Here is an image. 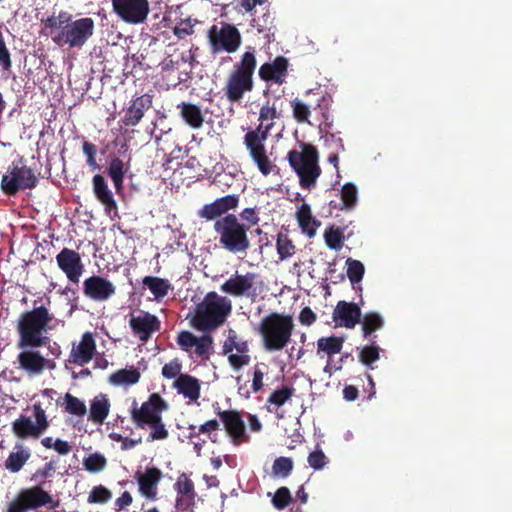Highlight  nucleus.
I'll return each instance as SVG.
<instances>
[{"label": "nucleus", "instance_id": "obj_2", "mask_svg": "<svg viewBox=\"0 0 512 512\" xmlns=\"http://www.w3.org/2000/svg\"><path fill=\"white\" fill-rule=\"evenodd\" d=\"M46 29L57 30L52 40L57 45H68L70 48H81L94 34L95 22L90 17L73 20L68 11H60L43 20Z\"/></svg>", "mask_w": 512, "mask_h": 512}, {"label": "nucleus", "instance_id": "obj_12", "mask_svg": "<svg viewBox=\"0 0 512 512\" xmlns=\"http://www.w3.org/2000/svg\"><path fill=\"white\" fill-rule=\"evenodd\" d=\"M111 5L115 15L131 25L146 22L150 12L148 0H111Z\"/></svg>", "mask_w": 512, "mask_h": 512}, {"label": "nucleus", "instance_id": "obj_14", "mask_svg": "<svg viewBox=\"0 0 512 512\" xmlns=\"http://www.w3.org/2000/svg\"><path fill=\"white\" fill-rule=\"evenodd\" d=\"M20 349L17 355L18 368L28 376L41 375L46 369L55 367L53 360L44 357L38 350L39 347H17Z\"/></svg>", "mask_w": 512, "mask_h": 512}, {"label": "nucleus", "instance_id": "obj_1", "mask_svg": "<svg viewBox=\"0 0 512 512\" xmlns=\"http://www.w3.org/2000/svg\"><path fill=\"white\" fill-rule=\"evenodd\" d=\"M239 202L238 194H228L203 205L198 211L201 219L214 221L215 239L224 250L232 254L246 253L251 247L249 230L236 214L230 213L238 208Z\"/></svg>", "mask_w": 512, "mask_h": 512}, {"label": "nucleus", "instance_id": "obj_54", "mask_svg": "<svg viewBox=\"0 0 512 512\" xmlns=\"http://www.w3.org/2000/svg\"><path fill=\"white\" fill-rule=\"evenodd\" d=\"M33 416L35 418V425L39 428L42 434L48 429L49 421L45 410L42 408L41 403L37 402L33 404Z\"/></svg>", "mask_w": 512, "mask_h": 512}, {"label": "nucleus", "instance_id": "obj_60", "mask_svg": "<svg viewBox=\"0 0 512 512\" xmlns=\"http://www.w3.org/2000/svg\"><path fill=\"white\" fill-rule=\"evenodd\" d=\"M0 66L3 70H10L12 66L10 52L4 41L2 32L0 31Z\"/></svg>", "mask_w": 512, "mask_h": 512}, {"label": "nucleus", "instance_id": "obj_24", "mask_svg": "<svg viewBox=\"0 0 512 512\" xmlns=\"http://www.w3.org/2000/svg\"><path fill=\"white\" fill-rule=\"evenodd\" d=\"M96 353V342L91 332H85L78 344H73L69 362L78 366L89 363Z\"/></svg>", "mask_w": 512, "mask_h": 512}, {"label": "nucleus", "instance_id": "obj_18", "mask_svg": "<svg viewBox=\"0 0 512 512\" xmlns=\"http://www.w3.org/2000/svg\"><path fill=\"white\" fill-rule=\"evenodd\" d=\"M84 295L96 302H105L116 293V286L108 279L93 275L83 281Z\"/></svg>", "mask_w": 512, "mask_h": 512}, {"label": "nucleus", "instance_id": "obj_49", "mask_svg": "<svg viewBox=\"0 0 512 512\" xmlns=\"http://www.w3.org/2000/svg\"><path fill=\"white\" fill-rule=\"evenodd\" d=\"M83 464L89 472L97 473L106 467L107 460L102 454L94 453L85 458Z\"/></svg>", "mask_w": 512, "mask_h": 512}, {"label": "nucleus", "instance_id": "obj_56", "mask_svg": "<svg viewBox=\"0 0 512 512\" xmlns=\"http://www.w3.org/2000/svg\"><path fill=\"white\" fill-rule=\"evenodd\" d=\"M82 151H83V153L87 157V159H86L87 165L92 170L99 169V165L97 164V161H96V154H97V147H96V145L85 140L83 142Z\"/></svg>", "mask_w": 512, "mask_h": 512}, {"label": "nucleus", "instance_id": "obj_4", "mask_svg": "<svg viewBox=\"0 0 512 512\" xmlns=\"http://www.w3.org/2000/svg\"><path fill=\"white\" fill-rule=\"evenodd\" d=\"M36 303L34 301L33 308L18 317L17 347H45L50 343L47 332L51 329L50 323L54 320V315L45 305L36 306Z\"/></svg>", "mask_w": 512, "mask_h": 512}, {"label": "nucleus", "instance_id": "obj_5", "mask_svg": "<svg viewBox=\"0 0 512 512\" xmlns=\"http://www.w3.org/2000/svg\"><path fill=\"white\" fill-rule=\"evenodd\" d=\"M256 67V55L250 48L241 55L227 75L223 91L229 102L239 103L246 93L253 90Z\"/></svg>", "mask_w": 512, "mask_h": 512}, {"label": "nucleus", "instance_id": "obj_38", "mask_svg": "<svg viewBox=\"0 0 512 512\" xmlns=\"http://www.w3.org/2000/svg\"><path fill=\"white\" fill-rule=\"evenodd\" d=\"M107 173L111 178L116 191L120 192L123 189V182L126 173L124 162L118 157L112 158L109 163Z\"/></svg>", "mask_w": 512, "mask_h": 512}, {"label": "nucleus", "instance_id": "obj_40", "mask_svg": "<svg viewBox=\"0 0 512 512\" xmlns=\"http://www.w3.org/2000/svg\"><path fill=\"white\" fill-rule=\"evenodd\" d=\"M140 372L135 369H120L110 376V382L114 385H133L140 379Z\"/></svg>", "mask_w": 512, "mask_h": 512}, {"label": "nucleus", "instance_id": "obj_9", "mask_svg": "<svg viewBox=\"0 0 512 512\" xmlns=\"http://www.w3.org/2000/svg\"><path fill=\"white\" fill-rule=\"evenodd\" d=\"M41 507L55 510L59 507V501L43 489L41 485L23 489L9 505L8 512H27Z\"/></svg>", "mask_w": 512, "mask_h": 512}, {"label": "nucleus", "instance_id": "obj_37", "mask_svg": "<svg viewBox=\"0 0 512 512\" xmlns=\"http://www.w3.org/2000/svg\"><path fill=\"white\" fill-rule=\"evenodd\" d=\"M370 342L369 345L358 348V359L363 365L373 369V364L380 358L381 348L373 339H370Z\"/></svg>", "mask_w": 512, "mask_h": 512}, {"label": "nucleus", "instance_id": "obj_58", "mask_svg": "<svg viewBox=\"0 0 512 512\" xmlns=\"http://www.w3.org/2000/svg\"><path fill=\"white\" fill-rule=\"evenodd\" d=\"M220 428V424L219 422L216 420V419H212V420H208L207 422H205L204 424H202L198 431H196V426L194 425H190L189 426V430H190V435L189 437H195V436H198L199 434H209L213 431H217L219 430Z\"/></svg>", "mask_w": 512, "mask_h": 512}, {"label": "nucleus", "instance_id": "obj_20", "mask_svg": "<svg viewBox=\"0 0 512 512\" xmlns=\"http://www.w3.org/2000/svg\"><path fill=\"white\" fill-rule=\"evenodd\" d=\"M361 317L362 313L358 304L344 300L337 302L332 313V319L335 326L347 329L355 328V326L360 322Z\"/></svg>", "mask_w": 512, "mask_h": 512}, {"label": "nucleus", "instance_id": "obj_23", "mask_svg": "<svg viewBox=\"0 0 512 512\" xmlns=\"http://www.w3.org/2000/svg\"><path fill=\"white\" fill-rule=\"evenodd\" d=\"M288 59L277 56L272 62L263 63L258 71L259 77L265 82H273L282 85L288 74Z\"/></svg>", "mask_w": 512, "mask_h": 512}, {"label": "nucleus", "instance_id": "obj_64", "mask_svg": "<svg viewBox=\"0 0 512 512\" xmlns=\"http://www.w3.org/2000/svg\"><path fill=\"white\" fill-rule=\"evenodd\" d=\"M237 338L238 336L236 332L234 330H229L228 337L223 344V353L225 355L229 356L230 354H234L233 350L235 349Z\"/></svg>", "mask_w": 512, "mask_h": 512}, {"label": "nucleus", "instance_id": "obj_8", "mask_svg": "<svg viewBox=\"0 0 512 512\" xmlns=\"http://www.w3.org/2000/svg\"><path fill=\"white\" fill-rule=\"evenodd\" d=\"M301 148V151H289L287 159L299 178L301 188L311 190L321 175V168L318 164L319 153L317 148L310 143H302Z\"/></svg>", "mask_w": 512, "mask_h": 512}, {"label": "nucleus", "instance_id": "obj_42", "mask_svg": "<svg viewBox=\"0 0 512 512\" xmlns=\"http://www.w3.org/2000/svg\"><path fill=\"white\" fill-rule=\"evenodd\" d=\"M65 411L68 414L83 417L87 413L86 405L79 398L70 393H66L64 397Z\"/></svg>", "mask_w": 512, "mask_h": 512}, {"label": "nucleus", "instance_id": "obj_21", "mask_svg": "<svg viewBox=\"0 0 512 512\" xmlns=\"http://www.w3.org/2000/svg\"><path fill=\"white\" fill-rule=\"evenodd\" d=\"M58 267L65 273L66 277L73 283H78L83 273L84 266L80 254L75 250L63 248L56 256Z\"/></svg>", "mask_w": 512, "mask_h": 512}, {"label": "nucleus", "instance_id": "obj_63", "mask_svg": "<svg viewBox=\"0 0 512 512\" xmlns=\"http://www.w3.org/2000/svg\"><path fill=\"white\" fill-rule=\"evenodd\" d=\"M56 469V463L54 461H50L48 463H46L42 468H39L38 470H36V472L33 474V479H38V478H47V477H50L52 475V473L55 471Z\"/></svg>", "mask_w": 512, "mask_h": 512}, {"label": "nucleus", "instance_id": "obj_52", "mask_svg": "<svg viewBox=\"0 0 512 512\" xmlns=\"http://www.w3.org/2000/svg\"><path fill=\"white\" fill-rule=\"evenodd\" d=\"M292 500L293 499L290 490L283 486L276 490L272 498V504L276 509L282 510L287 507L292 502Z\"/></svg>", "mask_w": 512, "mask_h": 512}, {"label": "nucleus", "instance_id": "obj_31", "mask_svg": "<svg viewBox=\"0 0 512 512\" xmlns=\"http://www.w3.org/2000/svg\"><path fill=\"white\" fill-rule=\"evenodd\" d=\"M12 431L14 435L19 439H37L42 435V432L39 430V428L35 425L31 418L26 415H20L19 418L13 421Z\"/></svg>", "mask_w": 512, "mask_h": 512}, {"label": "nucleus", "instance_id": "obj_51", "mask_svg": "<svg viewBox=\"0 0 512 512\" xmlns=\"http://www.w3.org/2000/svg\"><path fill=\"white\" fill-rule=\"evenodd\" d=\"M212 344L213 338L209 334L197 337V343L194 345L195 354L202 359H208L210 350L212 349Z\"/></svg>", "mask_w": 512, "mask_h": 512}, {"label": "nucleus", "instance_id": "obj_30", "mask_svg": "<svg viewBox=\"0 0 512 512\" xmlns=\"http://www.w3.org/2000/svg\"><path fill=\"white\" fill-rule=\"evenodd\" d=\"M296 219L299 227L306 236L312 238L316 235L317 228L320 226V221L312 216L311 208L308 204L303 203L296 212Z\"/></svg>", "mask_w": 512, "mask_h": 512}, {"label": "nucleus", "instance_id": "obj_6", "mask_svg": "<svg viewBox=\"0 0 512 512\" xmlns=\"http://www.w3.org/2000/svg\"><path fill=\"white\" fill-rule=\"evenodd\" d=\"M293 330L294 322L292 316L277 312L263 317L258 328L263 346L268 352L284 349L291 341Z\"/></svg>", "mask_w": 512, "mask_h": 512}, {"label": "nucleus", "instance_id": "obj_41", "mask_svg": "<svg viewBox=\"0 0 512 512\" xmlns=\"http://www.w3.org/2000/svg\"><path fill=\"white\" fill-rule=\"evenodd\" d=\"M324 241L328 248L339 251L344 244V231L343 228L329 226L324 232Z\"/></svg>", "mask_w": 512, "mask_h": 512}, {"label": "nucleus", "instance_id": "obj_22", "mask_svg": "<svg viewBox=\"0 0 512 512\" xmlns=\"http://www.w3.org/2000/svg\"><path fill=\"white\" fill-rule=\"evenodd\" d=\"M153 104V96L143 94L134 98L131 104L124 110V115L120 123L125 127H134L143 119L145 112L148 111Z\"/></svg>", "mask_w": 512, "mask_h": 512}, {"label": "nucleus", "instance_id": "obj_46", "mask_svg": "<svg viewBox=\"0 0 512 512\" xmlns=\"http://www.w3.org/2000/svg\"><path fill=\"white\" fill-rule=\"evenodd\" d=\"M291 107L293 117L298 123L309 122L311 110L307 104H305L303 101L299 99H294L291 102Z\"/></svg>", "mask_w": 512, "mask_h": 512}, {"label": "nucleus", "instance_id": "obj_35", "mask_svg": "<svg viewBox=\"0 0 512 512\" xmlns=\"http://www.w3.org/2000/svg\"><path fill=\"white\" fill-rule=\"evenodd\" d=\"M142 284L150 290L157 301L166 297L172 288L169 280L155 276H145Z\"/></svg>", "mask_w": 512, "mask_h": 512}, {"label": "nucleus", "instance_id": "obj_10", "mask_svg": "<svg viewBox=\"0 0 512 512\" xmlns=\"http://www.w3.org/2000/svg\"><path fill=\"white\" fill-rule=\"evenodd\" d=\"M208 41L213 54L220 52L235 53L242 44L240 31L232 24L222 22L212 25L208 30Z\"/></svg>", "mask_w": 512, "mask_h": 512}, {"label": "nucleus", "instance_id": "obj_16", "mask_svg": "<svg viewBox=\"0 0 512 512\" xmlns=\"http://www.w3.org/2000/svg\"><path fill=\"white\" fill-rule=\"evenodd\" d=\"M216 414L235 446L250 441V436L246 433L245 423L237 410H221L218 407Z\"/></svg>", "mask_w": 512, "mask_h": 512}, {"label": "nucleus", "instance_id": "obj_29", "mask_svg": "<svg viewBox=\"0 0 512 512\" xmlns=\"http://www.w3.org/2000/svg\"><path fill=\"white\" fill-rule=\"evenodd\" d=\"M31 457V451L22 443H16L13 451L9 453L5 460V469L11 473L19 472Z\"/></svg>", "mask_w": 512, "mask_h": 512}, {"label": "nucleus", "instance_id": "obj_32", "mask_svg": "<svg viewBox=\"0 0 512 512\" xmlns=\"http://www.w3.org/2000/svg\"><path fill=\"white\" fill-rule=\"evenodd\" d=\"M110 401L106 394H98L90 403L89 420L95 424H103L110 412Z\"/></svg>", "mask_w": 512, "mask_h": 512}, {"label": "nucleus", "instance_id": "obj_57", "mask_svg": "<svg viewBox=\"0 0 512 512\" xmlns=\"http://www.w3.org/2000/svg\"><path fill=\"white\" fill-rule=\"evenodd\" d=\"M182 364L178 358H174L162 367L161 374L166 379H173L181 374Z\"/></svg>", "mask_w": 512, "mask_h": 512}, {"label": "nucleus", "instance_id": "obj_55", "mask_svg": "<svg viewBox=\"0 0 512 512\" xmlns=\"http://www.w3.org/2000/svg\"><path fill=\"white\" fill-rule=\"evenodd\" d=\"M332 98L331 96H322V98L318 102V107L321 110L323 122L322 124L325 126L326 129H331L333 124V118L329 114V109L331 106Z\"/></svg>", "mask_w": 512, "mask_h": 512}, {"label": "nucleus", "instance_id": "obj_47", "mask_svg": "<svg viewBox=\"0 0 512 512\" xmlns=\"http://www.w3.org/2000/svg\"><path fill=\"white\" fill-rule=\"evenodd\" d=\"M295 389L289 386H282V388L275 390L267 399V402L277 407H281L289 400L294 394Z\"/></svg>", "mask_w": 512, "mask_h": 512}, {"label": "nucleus", "instance_id": "obj_26", "mask_svg": "<svg viewBox=\"0 0 512 512\" xmlns=\"http://www.w3.org/2000/svg\"><path fill=\"white\" fill-rule=\"evenodd\" d=\"M178 497L176 498V507L182 509L185 505L188 506L194 502L196 496L193 481L185 474L182 473L174 484Z\"/></svg>", "mask_w": 512, "mask_h": 512}, {"label": "nucleus", "instance_id": "obj_34", "mask_svg": "<svg viewBox=\"0 0 512 512\" xmlns=\"http://www.w3.org/2000/svg\"><path fill=\"white\" fill-rule=\"evenodd\" d=\"M237 353L228 356V362L233 370L238 371L250 363L249 345L246 340L237 338L235 344Z\"/></svg>", "mask_w": 512, "mask_h": 512}, {"label": "nucleus", "instance_id": "obj_25", "mask_svg": "<svg viewBox=\"0 0 512 512\" xmlns=\"http://www.w3.org/2000/svg\"><path fill=\"white\" fill-rule=\"evenodd\" d=\"M93 192L96 199L104 206L105 213L117 216L118 206L112 191L109 189L105 178L96 174L92 178Z\"/></svg>", "mask_w": 512, "mask_h": 512}, {"label": "nucleus", "instance_id": "obj_36", "mask_svg": "<svg viewBox=\"0 0 512 512\" xmlns=\"http://www.w3.org/2000/svg\"><path fill=\"white\" fill-rule=\"evenodd\" d=\"M359 323L361 324L363 337L368 339L375 331L380 330L384 326V319L377 312L370 311L361 317Z\"/></svg>", "mask_w": 512, "mask_h": 512}, {"label": "nucleus", "instance_id": "obj_33", "mask_svg": "<svg viewBox=\"0 0 512 512\" xmlns=\"http://www.w3.org/2000/svg\"><path fill=\"white\" fill-rule=\"evenodd\" d=\"M344 344V339L335 335L328 337H320L317 340V356L319 358L332 357L341 352Z\"/></svg>", "mask_w": 512, "mask_h": 512}, {"label": "nucleus", "instance_id": "obj_27", "mask_svg": "<svg viewBox=\"0 0 512 512\" xmlns=\"http://www.w3.org/2000/svg\"><path fill=\"white\" fill-rule=\"evenodd\" d=\"M173 387L191 401H197L200 397V381L189 374H180L174 381Z\"/></svg>", "mask_w": 512, "mask_h": 512}, {"label": "nucleus", "instance_id": "obj_7", "mask_svg": "<svg viewBox=\"0 0 512 512\" xmlns=\"http://www.w3.org/2000/svg\"><path fill=\"white\" fill-rule=\"evenodd\" d=\"M231 301L217 292H208L195 308L194 326L202 331L214 330L221 326L231 313Z\"/></svg>", "mask_w": 512, "mask_h": 512}, {"label": "nucleus", "instance_id": "obj_62", "mask_svg": "<svg viewBox=\"0 0 512 512\" xmlns=\"http://www.w3.org/2000/svg\"><path fill=\"white\" fill-rule=\"evenodd\" d=\"M298 319L302 325L310 326L315 323L317 317L310 307H304L300 311Z\"/></svg>", "mask_w": 512, "mask_h": 512}, {"label": "nucleus", "instance_id": "obj_44", "mask_svg": "<svg viewBox=\"0 0 512 512\" xmlns=\"http://www.w3.org/2000/svg\"><path fill=\"white\" fill-rule=\"evenodd\" d=\"M358 197V191L353 183H346L340 190V198L343 203V207L346 209H352L356 205Z\"/></svg>", "mask_w": 512, "mask_h": 512}, {"label": "nucleus", "instance_id": "obj_3", "mask_svg": "<svg viewBox=\"0 0 512 512\" xmlns=\"http://www.w3.org/2000/svg\"><path fill=\"white\" fill-rule=\"evenodd\" d=\"M278 117L279 113L275 105H270L269 102H267L259 111L260 124L256 129L249 130L244 135L243 139V143L250 157L264 176L269 175L275 167L267 155L264 142L268 139L269 133L274 127L273 120Z\"/></svg>", "mask_w": 512, "mask_h": 512}, {"label": "nucleus", "instance_id": "obj_53", "mask_svg": "<svg viewBox=\"0 0 512 512\" xmlns=\"http://www.w3.org/2000/svg\"><path fill=\"white\" fill-rule=\"evenodd\" d=\"M238 218L240 221L244 222V226L250 231V229L258 225L260 221L259 212L256 207H248L241 211Z\"/></svg>", "mask_w": 512, "mask_h": 512}, {"label": "nucleus", "instance_id": "obj_13", "mask_svg": "<svg viewBox=\"0 0 512 512\" xmlns=\"http://www.w3.org/2000/svg\"><path fill=\"white\" fill-rule=\"evenodd\" d=\"M8 172L1 179V189L6 195L15 196L20 190L34 188L37 184L33 170L26 165L9 167Z\"/></svg>", "mask_w": 512, "mask_h": 512}, {"label": "nucleus", "instance_id": "obj_28", "mask_svg": "<svg viewBox=\"0 0 512 512\" xmlns=\"http://www.w3.org/2000/svg\"><path fill=\"white\" fill-rule=\"evenodd\" d=\"M179 114L186 125L192 129H200L204 124V114L201 108L191 102H181L177 105Z\"/></svg>", "mask_w": 512, "mask_h": 512}, {"label": "nucleus", "instance_id": "obj_15", "mask_svg": "<svg viewBox=\"0 0 512 512\" xmlns=\"http://www.w3.org/2000/svg\"><path fill=\"white\" fill-rule=\"evenodd\" d=\"M258 274L247 272L235 274L228 278L220 287L221 291L236 298L247 297L254 299L258 293L255 287Z\"/></svg>", "mask_w": 512, "mask_h": 512}, {"label": "nucleus", "instance_id": "obj_50", "mask_svg": "<svg viewBox=\"0 0 512 512\" xmlns=\"http://www.w3.org/2000/svg\"><path fill=\"white\" fill-rule=\"evenodd\" d=\"M112 498V493L106 487L99 485L93 487L88 496V503L104 504Z\"/></svg>", "mask_w": 512, "mask_h": 512}, {"label": "nucleus", "instance_id": "obj_45", "mask_svg": "<svg viewBox=\"0 0 512 512\" xmlns=\"http://www.w3.org/2000/svg\"><path fill=\"white\" fill-rule=\"evenodd\" d=\"M293 470V461L289 457H278L274 460L272 465V472L274 476L286 478Z\"/></svg>", "mask_w": 512, "mask_h": 512}, {"label": "nucleus", "instance_id": "obj_59", "mask_svg": "<svg viewBox=\"0 0 512 512\" xmlns=\"http://www.w3.org/2000/svg\"><path fill=\"white\" fill-rule=\"evenodd\" d=\"M197 343V337L190 331H181L177 336V344L186 352H190Z\"/></svg>", "mask_w": 512, "mask_h": 512}, {"label": "nucleus", "instance_id": "obj_61", "mask_svg": "<svg viewBox=\"0 0 512 512\" xmlns=\"http://www.w3.org/2000/svg\"><path fill=\"white\" fill-rule=\"evenodd\" d=\"M309 465L315 470H320L326 465V456L322 450H316L308 456Z\"/></svg>", "mask_w": 512, "mask_h": 512}, {"label": "nucleus", "instance_id": "obj_19", "mask_svg": "<svg viewBox=\"0 0 512 512\" xmlns=\"http://www.w3.org/2000/svg\"><path fill=\"white\" fill-rule=\"evenodd\" d=\"M134 478L138 484V491L147 500L155 501L158 495V485L163 478L162 471L155 467H147L144 472L136 471Z\"/></svg>", "mask_w": 512, "mask_h": 512}, {"label": "nucleus", "instance_id": "obj_17", "mask_svg": "<svg viewBox=\"0 0 512 512\" xmlns=\"http://www.w3.org/2000/svg\"><path fill=\"white\" fill-rule=\"evenodd\" d=\"M129 326L133 334L142 343H146L154 333L161 329V322L156 315L147 311H140L137 315L130 314Z\"/></svg>", "mask_w": 512, "mask_h": 512}, {"label": "nucleus", "instance_id": "obj_48", "mask_svg": "<svg viewBox=\"0 0 512 512\" xmlns=\"http://www.w3.org/2000/svg\"><path fill=\"white\" fill-rule=\"evenodd\" d=\"M147 427L151 429V432L148 436V441L164 440L169 435L168 430L166 429V426L162 420V416L155 419L154 422L147 424Z\"/></svg>", "mask_w": 512, "mask_h": 512}, {"label": "nucleus", "instance_id": "obj_39", "mask_svg": "<svg viewBox=\"0 0 512 512\" xmlns=\"http://www.w3.org/2000/svg\"><path fill=\"white\" fill-rule=\"evenodd\" d=\"M276 250L279 260L284 261L295 254L296 246L288 234L279 232L276 239Z\"/></svg>", "mask_w": 512, "mask_h": 512}, {"label": "nucleus", "instance_id": "obj_43", "mask_svg": "<svg viewBox=\"0 0 512 512\" xmlns=\"http://www.w3.org/2000/svg\"><path fill=\"white\" fill-rule=\"evenodd\" d=\"M347 265V277L350 282L354 285L359 283L365 273V267L362 262L352 258H348L346 261Z\"/></svg>", "mask_w": 512, "mask_h": 512}, {"label": "nucleus", "instance_id": "obj_11", "mask_svg": "<svg viewBox=\"0 0 512 512\" xmlns=\"http://www.w3.org/2000/svg\"><path fill=\"white\" fill-rule=\"evenodd\" d=\"M168 408V403L159 393L150 394L147 401L143 402L140 406L137 400L133 399L130 408L131 420L137 428L145 429L147 424L161 417L162 413L167 411Z\"/></svg>", "mask_w": 512, "mask_h": 512}]
</instances>
